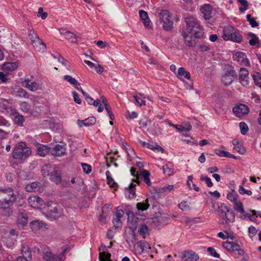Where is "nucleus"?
I'll list each match as a JSON object with an SVG mask.
<instances>
[{"label": "nucleus", "mask_w": 261, "mask_h": 261, "mask_svg": "<svg viewBox=\"0 0 261 261\" xmlns=\"http://www.w3.org/2000/svg\"><path fill=\"white\" fill-rule=\"evenodd\" d=\"M16 197L11 188L0 189V208L4 216H10L12 213L11 206L15 201Z\"/></svg>", "instance_id": "f257e3e1"}, {"label": "nucleus", "mask_w": 261, "mask_h": 261, "mask_svg": "<svg viewBox=\"0 0 261 261\" xmlns=\"http://www.w3.org/2000/svg\"><path fill=\"white\" fill-rule=\"evenodd\" d=\"M187 33L193 35L196 38H200L203 34L202 27L199 24L197 19L193 17L185 18Z\"/></svg>", "instance_id": "f03ea898"}, {"label": "nucleus", "mask_w": 261, "mask_h": 261, "mask_svg": "<svg viewBox=\"0 0 261 261\" xmlns=\"http://www.w3.org/2000/svg\"><path fill=\"white\" fill-rule=\"evenodd\" d=\"M31 152V148L27 146L24 142H20L15 145L12 152V156L15 160H23L28 158Z\"/></svg>", "instance_id": "7ed1b4c3"}, {"label": "nucleus", "mask_w": 261, "mask_h": 261, "mask_svg": "<svg viewBox=\"0 0 261 261\" xmlns=\"http://www.w3.org/2000/svg\"><path fill=\"white\" fill-rule=\"evenodd\" d=\"M222 37L225 40H230L238 43L241 42L242 39L239 31L232 26L224 28Z\"/></svg>", "instance_id": "20e7f679"}, {"label": "nucleus", "mask_w": 261, "mask_h": 261, "mask_svg": "<svg viewBox=\"0 0 261 261\" xmlns=\"http://www.w3.org/2000/svg\"><path fill=\"white\" fill-rule=\"evenodd\" d=\"M160 21L163 23V28L166 31H171L173 28V22L169 12L162 10L159 13Z\"/></svg>", "instance_id": "39448f33"}, {"label": "nucleus", "mask_w": 261, "mask_h": 261, "mask_svg": "<svg viewBox=\"0 0 261 261\" xmlns=\"http://www.w3.org/2000/svg\"><path fill=\"white\" fill-rule=\"evenodd\" d=\"M219 215L226 221L233 222L234 221L235 215L232 209L228 207L225 204L222 203L219 206Z\"/></svg>", "instance_id": "423d86ee"}, {"label": "nucleus", "mask_w": 261, "mask_h": 261, "mask_svg": "<svg viewBox=\"0 0 261 261\" xmlns=\"http://www.w3.org/2000/svg\"><path fill=\"white\" fill-rule=\"evenodd\" d=\"M68 250V248H65L60 254L55 255L47 250L43 252V257L46 261H63L65 258V254Z\"/></svg>", "instance_id": "0eeeda50"}, {"label": "nucleus", "mask_w": 261, "mask_h": 261, "mask_svg": "<svg viewBox=\"0 0 261 261\" xmlns=\"http://www.w3.org/2000/svg\"><path fill=\"white\" fill-rule=\"evenodd\" d=\"M237 75L233 68L230 67L228 68L221 78L222 82L225 86H229L233 82Z\"/></svg>", "instance_id": "6e6552de"}, {"label": "nucleus", "mask_w": 261, "mask_h": 261, "mask_svg": "<svg viewBox=\"0 0 261 261\" xmlns=\"http://www.w3.org/2000/svg\"><path fill=\"white\" fill-rule=\"evenodd\" d=\"M239 81L241 84L245 87L249 86L250 81L249 77V72L245 68H240L239 70Z\"/></svg>", "instance_id": "1a4fd4ad"}, {"label": "nucleus", "mask_w": 261, "mask_h": 261, "mask_svg": "<svg viewBox=\"0 0 261 261\" xmlns=\"http://www.w3.org/2000/svg\"><path fill=\"white\" fill-rule=\"evenodd\" d=\"M28 202L31 206L35 208H41L44 204L43 200L37 195L29 197Z\"/></svg>", "instance_id": "9d476101"}, {"label": "nucleus", "mask_w": 261, "mask_h": 261, "mask_svg": "<svg viewBox=\"0 0 261 261\" xmlns=\"http://www.w3.org/2000/svg\"><path fill=\"white\" fill-rule=\"evenodd\" d=\"M249 112V108L246 105L244 104H240L235 106L233 108V113L238 117H241L247 115Z\"/></svg>", "instance_id": "9b49d317"}, {"label": "nucleus", "mask_w": 261, "mask_h": 261, "mask_svg": "<svg viewBox=\"0 0 261 261\" xmlns=\"http://www.w3.org/2000/svg\"><path fill=\"white\" fill-rule=\"evenodd\" d=\"M233 59L240 65L249 66V62L247 59L246 55L243 52H237L233 55Z\"/></svg>", "instance_id": "f8f14e48"}, {"label": "nucleus", "mask_w": 261, "mask_h": 261, "mask_svg": "<svg viewBox=\"0 0 261 261\" xmlns=\"http://www.w3.org/2000/svg\"><path fill=\"white\" fill-rule=\"evenodd\" d=\"M136 252L138 254H141L143 252H148L150 247L146 242L140 241L137 243L135 245Z\"/></svg>", "instance_id": "ddd939ff"}, {"label": "nucleus", "mask_w": 261, "mask_h": 261, "mask_svg": "<svg viewBox=\"0 0 261 261\" xmlns=\"http://www.w3.org/2000/svg\"><path fill=\"white\" fill-rule=\"evenodd\" d=\"M199 256L192 250L185 251L182 253L181 258L184 260L196 261Z\"/></svg>", "instance_id": "4468645a"}, {"label": "nucleus", "mask_w": 261, "mask_h": 261, "mask_svg": "<svg viewBox=\"0 0 261 261\" xmlns=\"http://www.w3.org/2000/svg\"><path fill=\"white\" fill-rule=\"evenodd\" d=\"M46 225L42 221L37 220L33 221L30 224V227L33 231L36 232L39 230L44 231L47 228Z\"/></svg>", "instance_id": "2eb2a0df"}, {"label": "nucleus", "mask_w": 261, "mask_h": 261, "mask_svg": "<svg viewBox=\"0 0 261 261\" xmlns=\"http://www.w3.org/2000/svg\"><path fill=\"white\" fill-rule=\"evenodd\" d=\"M66 149L64 145L57 144L51 148L50 153L54 156H61L65 154Z\"/></svg>", "instance_id": "dca6fc26"}, {"label": "nucleus", "mask_w": 261, "mask_h": 261, "mask_svg": "<svg viewBox=\"0 0 261 261\" xmlns=\"http://www.w3.org/2000/svg\"><path fill=\"white\" fill-rule=\"evenodd\" d=\"M182 35L185 39V43L187 46H194L195 45V37L193 35L187 33L185 31H182Z\"/></svg>", "instance_id": "f3484780"}, {"label": "nucleus", "mask_w": 261, "mask_h": 261, "mask_svg": "<svg viewBox=\"0 0 261 261\" xmlns=\"http://www.w3.org/2000/svg\"><path fill=\"white\" fill-rule=\"evenodd\" d=\"M223 246L227 251L234 252L237 251L239 247H241V245L239 244L237 241H232L223 243Z\"/></svg>", "instance_id": "a211bd4d"}, {"label": "nucleus", "mask_w": 261, "mask_h": 261, "mask_svg": "<svg viewBox=\"0 0 261 261\" xmlns=\"http://www.w3.org/2000/svg\"><path fill=\"white\" fill-rule=\"evenodd\" d=\"M35 49L40 53L44 52L46 49L45 44L42 42V41L39 38L36 40H33L32 42Z\"/></svg>", "instance_id": "6ab92c4d"}, {"label": "nucleus", "mask_w": 261, "mask_h": 261, "mask_svg": "<svg viewBox=\"0 0 261 261\" xmlns=\"http://www.w3.org/2000/svg\"><path fill=\"white\" fill-rule=\"evenodd\" d=\"M22 86L32 91H35L38 88V83L35 82H31L29 79H25L22 82Z\"/></svg>", "instance_id": "aec40b11"}, {"label": "nucleus", "mask_w": 261, "mask_h": 261, "mask_svg": "<svg viewBox=\"0 0 261 261\" xmlns=\"http://www.w3.org/2000/svg\"><path fill=\"white\" fill-rule=\"evenodd\" d=\"M18 67V63L15 62H7L4 64L2 66V69L4 71L9 73L16 70Z\"/></svg>", "instance_id": "412c9836"}, {"label": "nucleus", "mask_w": 261, "mask_h": 261, "mask_svg": "<svg viewBox=\"0 0 261 261\" xmlns=\"http://www.w3.org/2000/svg\"><path fill=\"white\" fill-rule=\"evenodd\" d=\"M201 13L203 15L205 19H209L211 18L212 7L209 4L204 5L200 9Z\"/></svg>", "instance_id": "4be33fe9"}, {"label": "nucleus", "mask_w": 261, "mask_h": 261, "mask_svg": "<svg viewBox=\"0 0 261 261\" xmlns=\"http://www.w3.org/2000/svg\"><path fill=\"white\" fill-rule=\"evenodd\" d=\"M63 79L65 81L69 82L71 85L74 86L75 88H76L77 90L81 91V89H82V88L81 87L80 84L76 80L70 75H65L64 76Z\"/></svg>", "instance_id": "5701e85b"}, {"label": "nucleus", "mask_w": 261, "mask_h": 261, "mask_svg": "<svg viewBox=\"0 0 261 261\" xmlns=\"http://www.w3.org/2000/svg\"><path fill=\"white\" fill-rule=\"evenodd\" d=\"M42 184L39 182H33L26 186V190L28 192H37L40 190Z\"/></svg>", "instance_id": "b1692460"}, {"label": "nucleus", "mask_w": 261, "mask_h": 261, "mask_svg": "<svg viewBox=\"0 0 261 261\" xmlns=\"http://www.w3.org/2000/svg\"><path fill=\"white\" fill-rule=\"evenodd\" d=\"M21 253L22 254V256L28 257L29 259L32 258V251L28 244L25 243L22 244L21 246Z\"/></svg>", "instance_id": "393cba45"}, {"label": "nucleus", "mask_w": 261, "mask_h": 261, "mask_svg": "<svg viewBox=\"0 0 261 261\" xmlns=\"http://www.w3.org/2000/svg\"><path fill=\"white\" fill-rule=\"evenodd\" d=\"M233 145V150L239 152L240 154H243L246 152L245 148L237 140H233L232 141Z\"/></svg>", "instance_id": "a878e982"}, {"label": "nucleus", "mask_w": 261, "mask_h": 261, "mask_svg": "<svg viewBox=\"0 0 261 261\" xmlns=\"http://www.w3.org/2000/svg\"><path fill=\"white\" fill-rule=\"evenodd\" d=\"M54 168H52L50 165L47 164L42 166L41 169V173L44 177L50 176L51 173L54 172Z\"/></svg>", "instance_id": "bb28decb"}, {"label": "nucleus", "mask_w": 261, "mask_h": 261, "mask_svg": "<svg viewBox=\"0 0 261 261\" xmlns=\"http://www.w3.org/2000/svg\"><path fill=\"white\" fill-rule=\"evenodd\" d=\"M50 179L51 181L55 182L57 184H59L61 182V175L58 172V171L54 169V172H53L50 175Z\"/></svg>", "instance_id": "cd10ccee"}, {"label": "nucleus", "mask_w": 261, "mask_h": 261, "mask_svg": "<svg viewBox=\"0 0 261 261\" xmlns=\"http://www.w3.org/2000/svg\"><path fill=\"white\" fill-rule=\"evenodd\" d=\"M150 200V198H147L142 202H138L136 204L137 209L142 211L147 210L150 205L149 204Z\"/></svg>", "instance_id": "c85d7f7f"}, {"label": "nucleus", "mask_w": 261, "mask_h": 261, "mask_svg": "<svg viewBox=\"0 0 261 261\" xmlns=\"http://www.w3.org/2000/svg\"><path fill=\"white\" fill-rule=\"evenodd\" d=\"M139 15L140 18L143 20L144 25L146 27L149 26L150 21L148 18L147 13L141 10L139 11Z\"/></svg>", "instance_id": "c756f323"}, {"label": "nucleus", "mask_w": 261, "mask_h": 261, "mask_svg": "<svg viewBox=\"0 0 261 261\" xmlns=\"http://www.w3.org/2000/svg\"><path fill=\"white\" fill-rule=\"evenodd\" d=\"M51 148L46 145H42L38 147V154L42 156H44L47 153L50 152Z\"/></svg>", "instance_id": "7c9ffc66"}, {"label": "nucleus", "mask_w": 261, "mask_h": 261, "mask_svg": "<svg viewBox=\"0 0 261 261\" xmlns=\"http://www.w3.org/2000/svg\"><path fill=\"white\" fill-rule=\"evenodd\" d=\"M248 36L251 37V39L249 40V43L252 46L256 45L257 46H259V40L258 38L252 33H249Z\"/></svg>", "instance_id": "2f4dec72"}, {"label": "nucleus", "mask_w": 261, "mask_h": 261, "mask_svg": "<svg viewBox=\"0 0 261 261\" xmlns=\"http://www.w3.org/2000/svg\"><path fill=\"white\" fill-rule=\"evenodd\" d=\"M107 179L108 180V184L110 187L116 188L117 187V184L115 182L114 180L112 178L110 171H107L106 172Z\"/></svg>", "instance_id": "473e14b6"}, {"label": "nucleus", "mask_w": 261, "mask_h": 261, "mask_svg": "<svg viewBox=\"0 0 261 261\" xmlns=\"http://www.w3.org/2000/svg\"><path fill=\"white\" fill-rule=\"evenodd\" d=\"M150 174V172L146 170H143L141 172V175L143 177L144 181L148 186H150L151 184V182L149 178Z\"/></svg>", "instance_id": "72a5a7b5"}, {"label": "nucleus", "mask_w": 261, "mask_h": 261, "mask_svg": "<svg viewBox=\"0 0 261 261\" xmlns=\"http://www.w3.org/2000/svg\"><path fill=\"white\" fill-rule=\"evenodd\" d=\"M28 223V218L22 215H20L17 219V225L19 227H23Z\"/></svg>", "instance_id": "f704fd0d"}, {"label": "nucleus", "mask_w": 261, "mask_h": 261, "mask_svg": "<svg viewBox=\"0 0 261 261\" xmlns=\"http://www.w3.org/2000/svg\"><path fill=\"white\" fill-rule=\"evenodd\" d=\"M176 75L177 76L184 75L185 77L187 80H189L191 77L190 73L186 71L184 67H180L177 71V73H176Z\"/></svg>", "instance_id": "c9c22d12"}, {"label": "nucleus", "mask_w": 261, "mask_h": 261, "mask_svg": "<svg viewBox=\"0 0 261 261\" xmlns=\"http://www.w3.org/2000/svg\"><path fill=\"white\" fill-rule=\"evenodd\" d=\"M111 254L108 252H105L104 251L100 252L99 254V258L100 261H112L110 258Z\"/></svg>", "instance_id": "e433bc0d"}, {"label": "nucleus", "mask_w": 261, "mask_h": 261, "mask_svg": "<svg viewBox=\"0 0 261 261\" xmlns=\"http://www.w3.org/2000/svg\"><path fill=\"white\" fill-rule=\"evenodd\" d=\"M64 35L67 39L72 42H75L77 41V36L70 31H66Z\"/></svg>", "instance_id": "4c0bfd02"}, {"label": "nucleus", "mask_w": 261, "mask_h": 261, "mask_svg": "<svg viewBox=\"0 0 261 261\" xmlns=\"http://www.w3.org/2000/svg\"><path fill=\"white\" fill-rule=\"evenodd\" d=\"M253 79L256 86L261 89V74L259 72H255L253 75Z\"/></svg>", "instance_id": "58836bf2"}, {"label": "nucleus", "mask_w": 261, "mask_h": 261, "mask_svg": "<svg viewBox=\"0 0 261 261\" xmlns=\"http://www.w3.org/2000/svg\"><path fill=\"white\" fill-rule=\"evenodd\" d=\"M133 182H132L129 185V188L127 190L128 192H129V197L131 198L135 197L136 196L135 187L136 185Z\"/></svg>", "instance_id": "ea45409f"}, {"label": "nucleus", "mask_w": 261, "mask_h": 261, "mask_svg": "<svg viewBox=\"0 0 261 261\" xmlns=\"http://www.w3.org/2000/svg\"><path fill=\"white\" fill-rule=\"evenodd\" d=\"M246 18L252 28H255L258 25V23L256 21L255 18L251 16V14H247Z\"/></svg>", "instance_id": "a19ab883"}, {"label": "nucleus", "mask_w": 261, "mask_h": 261, "mask_svg": "<svg viewBox=\"0 0 261 261\" xmlns=\"http://www.w3.org/2000/svg\"><path fill=\"white\" fill-rule=\"evenodd\" d=\"M24 119L23 116L16 114L14 118V121L15 123H16L19 126H22L23 123L24 122Z\"/></svg>", "instance_id": "79ce46f5"}, {"label": "nucleus", "mask_w": 261, "mask_h": 261, "mask_svg": "<svg viewBox=\"0 0 261 261\" xmlns=\"http://www.w3.org/2000/svg\"><path fill=\"white\" fill-rule=\"evenodd\" d=\"M148 228L146 225H142L139 228L138 231L139 233L145 238V235L148 233Z\"/></svg>", "instance_id": "37998d69"}, {"label": "nucleus", "mask_w": 261, "mask_h": 261, "mask_svg": "<svg viewBox=\"0 0 261 261\" xmlns=\"http://www.w3.org/2000/svg\"><path fill=\"white\" fill-rule=\"evenodd\" d=\"M85 122V126H89L93 125L96 122V118L94 117H90L84 119Z\"/></svg>", "instance_id": "c03bdc74"}, {"label": "nucleus", "mask_w": 261, "mask_h": 261, "mask_svg": "<svg viewBox=\"0 0 261 261\" xmlns=\"http://www.w3.org/2000/svg\"><path fill=\"white\" fill-rule=\"evenodd\" d=\"M31 109L30 105L27 102H22L20 104V109L24 113H28Z\"/></svg>", "instance_id": "a18cd8bd"}, {"label": "nucleus", "mask_w": 261, "mask_h": 261, "mask_svg": "<svg viewBox=\"0 0 261 261\" xmlns=\"http://www.w3.org/2000/svg\"><path fill=\"white\" fill-rule=\"evenodd\" d=\"M235 209L237 212L241 214L245 213L243 205L242 203L240 201H236L235 202Z\"/></svg>", "instance_id": "49530a36"}, {"label": "nucleus", "mask_w": 261, "mask_h": 261, "mask_svg": "<svg viewBox=\"0 0 261 261\" xmlns=\"http://www.w3.org/2000/svg\"><path fill=\"white\" fill-rule=\"evenodd\" d=\"M130 172L132 175L136 178V179H133L132 181L135 182L137 184H139L140 181L139 180V175L138 173H136L135 169L133 167H132L130 168Z\"/></svg>", "instance_id": "de8ad7c7"}, {"label": "nucleus", "mask_w": 261, "mask_h": 261, "mask_svg": "<svg viewBox=\"0 0 261 261\" xmlns=\"http://www.w3.org/2000/svg\"><path fill=\"white\" fill-rule=\"evenodd\" d=\"M163 170L164 173L168 176H170L174 173V169L170 167L168 165L163 166Z\"/></svg>", "instance_id": "09e8293b"}, {"label": "nucleus", "mask_w": 261, "mask_h": 261, "mask_svg": "<svg viewBox=\"0 0 261 261\" xmlns=\"http://www.w3.org/2000/svg\"><path fill=\"white\" fill-rule=\"evenodd\" d=\"M239 126L241 134L243 135H246L248 130L247 125L245 122H242L240 123Z\"/></svg>", "instance_id": "8fccbe9b"}, {"label": "nucleus", "mask_w": 261, "mask_h": 261, "mask_svg": "<svg viewBox=\"0 0 261 261\" xmlns=\"http://www.w3.org/2000/svg\"><path fill=\"white\" fill-rule=\"evenodd\" d=\"M81 166L82 167L83 171L86 174H88L91 172L92 167L90 165L83 163L81 164Z\"/></svg>", "instance_id": "3c124183"}, {"label": "nucleus", "mask_w": 261, "mask_h": 261, "mask_svg": "<svg viewBox=\"0 0 261 261\" xmlns=\"http://www.w3.org/2000/svg\"><path fill=\"white\" fill-rule=\"evenodd\" d=\"M80 91L82 93L85 99L88 103V104L92 105L94 99L92 98L89 95H88V94L86 93L83 89H81Z\"/></svg>", "instance_id": "603ef678"}, {"label": "nucleus", "mask_w": 261, "mask_h": 261, "mask_svg": "<svg viewBox=\"0 0 261 261\" xmlns=\"http://www.w3.org/2000/svg\"><path fill=\"white\" fill-rule=\"evenodd\" d=\"M9 107V101L5 99H1L0 100V108L4 110H7Z\"/></svg>", "instance_id": "864d4df0"}, {"label": "nucleus", "mask_w": 261, "mask_h": 261, "mask_svg": "<svg viewBox=\"0 0 261 261\" xmlns=\"http://www.w3.org/2000/svg\"><path fill=\"white\" fill-rule=\"evenodd\" d=\"M200 179L202 181H205L207 186L208 187H212L213 186V184L211 179V178L207 176H204L203 175H201Z\"/></svg>", "instance_id": "5fc2aeb1"}, {"label": "nucleus", "mask_w": 261, "mask_h": 261, "mask_svg": "<svg viewBox=\"0 0 261 261\" xmlns=\"http://www.w3.org/2000/svg\"><path fill=\"white\" fill-rule=\"evenodd\" d=\"M239 192L241 195L247 194V195L250 196L252 194L251 191L245 190L243 185L240 186Z\"/></svg>", "instance_id": "6e6d98bb"}, {"label": "nucleus", "mask_w": 261, "mask_h": 261, "mask_svg": "<svg viewBox=\"0 0 261 261\" xmlns=\"http://www.w3.org/2000/svg\"><path fill=\"white\" fill-rule=\"evenodd\" d=\"M17 95L19 97H23L24 98H28L29 96V93L23 89L20 88L17 91Z\"/></svg>", "instance_id": "4d7b16f0"}, {"label": "nucleus", "mask_w": 261, "mask_h": 261, "mask_svg": "<svg viewBox=\"0 0 261 261\" xmlns=\"http://www.w3.org/2000/svg\"><path fill=\"white\" fill-rule=\"evenodd\" d=\"M133 97L135 98L136 104L139 105V106L141 107L142 106H145L146 105L145 101L143 99L135 95L133 96Z\"/></svg>", "instance_id": "13d9d810"}, {"label": "nucleus", "mask_w": 261, "mask_h": 261, "mask_svg": "<svg viewBox=\"0 0 261 261\" xmlns=\"http://www.w3.org/2000/svg\"><path fill=\"white\" fill-rule=\"evenodd\" d=\"M113 222L116 228L121 227L122 226V222L120 220V218H118L114 216Z\"/></svg>", "instance_id": "bf43d9fd"}, {"label": "nucleus", "mask_w": 261, "mask_h": 261, "mask_svg": "<svg viewBox=\"0 0 261 261\" xmlns=\"http://www.w3.org/2000/svg\"><path fill=\"white\" fill-rule=\"evenodd\" d=\"M138 116V114L136 112H132L130 113L129 112H127L125 114V117L127 119L136 118Z\"/></svg>", "instance_id": "052dcab7"}, {"label": "nucleus", "mask_w": 261, "mask_h": 261, "mask_svg": "<svg viewBox=\"0 0 261 261\" xmlns=\"http://www.w3.org/2000/svg\"><path fill=\"white\" fill-rule=\"evenodd\" d=\"M8 73L6 72V74H4L3 72L0 71V82L1 83H6L8 80Z\"/></svg>", "instance_id": "680f3d73"}, {"label": "nucleus", "mask_w": 261, "mask_h": 261, "mask_svg": "<svg viewBox=\"0 0 261 261\" xmlns=\"http://www.w3.org/2000/svg\"><path fill=\"white\" fill-rule=\"evenodd\" d=\"M40 16L42 19H45L47 16V13L43 12V9L42 7H40L38 12V16Z\"/></svg>", "instance_id": "e2e57ef3"}, {"label": "nucleus", "mask_w": 261, "mask_h": 261, "mask_svg": "<svg viewBox=\"0 0 261 261\" xmlns=\"http://www.w3.org/2000/svg\"><path fill=\"white\" fill-rule=\"evenodd\" d=\"M207 251L212 256L215 257H219V254L216 252L214 248L212 247H209L207 248Z\"/></svg>", "instance_id": "0e129e2a"}, {"label": "nucleus", "mask_w": 261, "mask_h": 261, "mask_svg": "<svg viewBox=\"0 0 261 261\" xmlns=\"http://www.w3.org/2000/svg\"><path fill=\"white\" fill-rule=\"evenodd\" d=\"M249 235L250 238L253 237L257 232V230L254 226H250L248 228Z\"/></svg>", "instance_id": "69168bd1"}, {"label": "nucleus", "mask_w": 261, "mask_h": 261, "mask_svg": "<svg viewBox=\"0 0 261 261\" xmlns=\"http://www.w3.org/2000/svg\"><path fill=\"white\" fill-rule=\"evenodd\" d=\"M149 123H150V121L147 118L145 117L140 121L139 124L142 127H146Z\"/></svg>", "instance_id": "338daca9"}, {"label": "nucleus", "mask_w": 261, "mask_h": 261, "mask_svg": "<svg viewBox=\"0 0 261 261\" xmlns=\"http://www.w3.org/2000/svg\"><path fill=\"white\" fill-rule=\"evenodd\" d=\"M238 195L233 193H229L227 195V198L232 202H236Z\"/></svg>", "instance_id": "774afa93"}]
</instances>
